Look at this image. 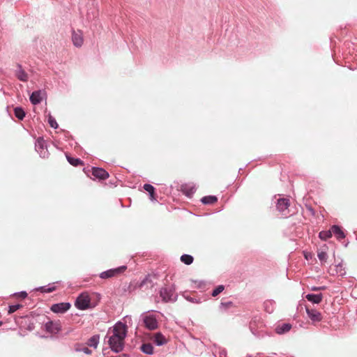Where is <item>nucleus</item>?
Listing matches in <instances>:
<instances>
[{"mask_svg": "<svg viewBox=\"0 0 357 357\" xmlns=\"http://www.w3.org/2000/svg\"><path fill=\"white\" fill-rule=\"evenodd\" d=\"M42 100L41 91H33L30 96V101L33 105L40 103Z\"/></svg>", "mask_w": 357, "mask_h": 357, "instance_id": "f8f14e48", "label": "nucleus"}, {"mask_svg": "<svg viewBox=\"0 0 357 357\" xmlns=\"http://www.w3.org/2000/svg\"><path fill=\"white\" fill-rule=\"evenodd\" d=\"M152 340L158 346H161L167 343L166 338L161 333H157L154 334Z\"/></svg>", "mask_w": 357, "mask_h": 357, "instance_id": "9d476101", "label": "nucleus"}, {"mask_svg": "<svg viewBox=\"0 0 357 357\" xmlns=\"http://www.w3.org/2000/svg\"><path fill=\"white\" fill-rule=\"evenodd\" d=\"M181 188V191L188 197L192 196V195L195 191V188L194 186H189L186 184L182 185Z\"/></svg>", "mask_w": 357, "mask_h": 357, "instance_id": "f3484780", "label": "nucleus"}, {"mask_svg": "<svg viewBox=\"0 0 357 357\" xmlns=\"http://www.w3.org/2000/svg\"><path fill=\"white\" fill-rule=\"evenodd\" d=\"M305 259H308L309 255L307 254H305Z\"/></svg>", "mask_w": 357, "mask_h": 357, "instance_id": "f704fd0d", "label": "nucleus"}, {"mask_svg": "<svg viewBox=\"0 0 357 357\" xmlns=\"http://www.w3.org/2000/svg\"><path fill=\"white\" fill-rule=\"evenodd\" d=\"M141 350L144 354L151 355L153 353V347L150 343H144L141 346Z\"/></svg>", "mask_w": 357, "mask_h": 357, "instance_id": "6ab92c4d", "label": "nucleus"}, {"mask_svg": "<svg viewBox=\"0 0 357 357\" xmlns=\"http://www.w3.org/2000/svg\"><path fill=\"white\" fill-rule=\"evenodd\" d=\"M144 189L149 193L151 199H155V188L153 185L150 184H144Z\"/></svg>", "mask_w": 357, "mask_h": 357, "instance_id": "5701e85b", "label": "nucleus"}, {"mask_svg": "<svg viewBox=\"0 0 357 357\" xmlns=\"http://www.w3.org/2000/svg\"><path fill=\"white\" fill-rule=\"evenodd\" d=\"M126 268L127 267L126 266H122L116 268L109 269L101 273L100 277L102 279H108L113 277H116L123 273L126 270Z\"/></svg>", "mask_w": 357, "mask_h": 357, "instance_id": "7ed1b4c3", "label": "nucleus"}, {"mask_svg": "<svg viewBox=\"0 0 357 357\" xmlns=\"http://www.w3.org/2000/svg\"><path fill=\"white\" fill-rule=\"evenodd\" d=\"M72 40L75 46L81 47L84 42L82 33L80 31H73Z\"/></svg>", "mask_w": 357, "mask_h": 357, "instance_id": "0eeeda50", "label": "nucleus"}, {"mask_svg": "<svg viewBox=\"0 0 357 357\" xmlns=\"http://www.w3.org/2000/svg\"><path fill=\"white\" fill-rule=\"evenodd\" d=\"M143 322L146 328L151 331L155 330L158 327L156 318L153 315H145L143 317Z\"/></svg>", "mask_w": 357, "mask_h": 357, "instance_id": "20e7f679", "label": "nucleus"}, {"mask_svg": "<svg viewBox=\"0 0 357 357\" xmlns=\"http://www.w3.org/2000/svg\"><path fill=\"white\" fill-rule=\"evenodd\" d=\"M84 351L86 354H91V351L88 348H85Z\"/></svg>", "mask_w": 357, "mask_h": 357, "instance_id": "72a5a7b5", "label": "nucleus"}, {"mask_svg": "<svg viewBox=\"0 0 357 357\" xmlns=\"http://www.w3.org/2000/svg\"><path fill=\"white\" fill-rule=\"evenodd\" d=\"M54 289V288H53V289H49L47 291H48V292H51V291H52Z\"/></svg>", "mask_w": 357, "mask_h": 357, "instance_id": "c9c22d12", "label": "nucleus"}, {"mask_svg": "<svg viewBox=\"0 0 357 357\" xmlns=\"http://www.w3.org/2000/svg\"><path fill=\"white\" fill-rule=\"evenodd\" d=\"M331 230H332V234H334L337 237V238L342 239L345 237L343 231L341 229V228L339 226L333 225L331 227Z\"/></svg>", "mask_w": 357, "mask_h": 357, "instance_id": "2eb2a0df", "label": "nucleus"}, {"mask_svg": "<svg viewBox=\"0 0 357 357\" xmlns=\"http://www.w3.org/2000/svg\"><path fill=\"white\" fill-rule=\"evenodd\" d=\"M233 306H234V303L231 301H228V302H222L220 303V307L222 310H225L232 307Z\"/></svg>", "mask_w": 357, "mask_h": 357, "instance_id": "c85d7f7f", "label": "nucleus"}, {"mask_svg": "<svg viewBox=\"0 0 357 357\" xmlns=\"http://www.w3.org/2000/svg\"><path fill=\"white\" fill-rule=\"evenodd\" d=\"M127 334V326L122 322L116 323L112 329V335L109 337L108 343L111 349L119 353L123 349L124 340Z\"/></svg>", "mask_w": 357, "mask_h": 357, "instance_id": "f257e3e1", "label": "nucleus"}, {"mask_svg": "<svg viewBox=\"0 0 357 357\" xmlns=\"http://www.w3.org/2000/svg\"><path fill=\"white\" fill-rule=\"evenodd\" d=\"M153 287V282L152 280H151L150 277L148 276V277H146L142 281V282L140 283V285H139V287L140 288H144L145 287V289H149V288H152Z\"/></svg>", "mask_w": 357, "mask_h": 357, "instance_id": "a211bd4d", "label": "nucleus"}, {"mask_svg": "<svg viewBox=\"0 0 357 357\" xmlns=\"http://www.w3.org/2000/svg\"><path fill=\"white\" fill-rule=\"evenodd\" d=\"M289 206V201L287 199L282 198L278 200L277 208L280 211H284Z\"/></svg>", "mask_w": 357, "mask_h": 357, "instance_id": "9b49d317", "label": "nucleus"}, {"mask_svg": "<svg viewBox=\"0 0 357 357\" xmlns=\"http://www.w3.org/2000/svg\"><path fill=\"white\" fill-rule=\"evenodd\" d=\"M19 69L16 71L17 77L22 82H26L28 80V75L23 70L20 66H18Z\"/></svg>", "mask_w": 357, "mask_h": 357, "instance_id": "dca6fc26", "label": "nucleus"}, {"mask_svg": "<svg viewBox=\"0 0 357 357\" xmlns=\"http://www.w3.org/2000/svg\"><path fill=\"white\" fill-rule=\"evenodd\" d=\"M91 298L87 293L81 294L75 301V306L79 310H86L90 307Z\"/></svg>", "mask_w": 357, "mask_h": 357, "instance_id": "f03ea898", "label": "nucleus"}, {"mask_svg": "<svg viewBox=\"0 0 357 357\" xmlns=\"http://www.w3.org/2000/svg\"><path fill=\"white\" fill-rule=\"evenodd\" d=\"M332 230L331 229L328 231H322L319 233V238L322 240H327L328 238H331L332 236Z\"/></svg>", "mask_w": 357, "mask_h": 357, "instance_id": "a878e982", "label": "nucleus"}, {"mask_svg": "<svg viewBox=\"0 0 357 357\" xmlns=\"http://www.w3.org/2000/svg\"><path fill=\"white\" fill-rule=\"evenodd\" d=\"M92 174L95 177L102 180H105L109 177V174L104 169L99 167H93Z\"/></svg>", "mask_w": 357, "mask_h": 357, "instance_id": "6e6552de", "label": "nucleus"}, {"mask_svg": "<svg viewBox=\"0 0 357 357\" xmlns=\"http://www.w3.org/2000/svg\"><path fill=\"white\" fill-rule=\"evenodd\" d=\"M70 307L69 303H59L51 306V310L54 313H64Z\"/></svg>", "mask_w": 357, "mask_h": 357, "instance_id": "423d86ee", "label": "nucleus"}, {"mask_svg": "<svg viewBox=\"0 0 357 357\" xmlns=\"http://www.w3.org/2000/svg\"><path fill=\"white\" fill-rule=\"evenodd\" d=\"M327 248L324 246V249L319 250L317 252L318 258L321 261H326L327 259V252H326Z\"/></svg>", "mask_w": 357, "mask_h": 357, "instance_id": "4be33fe9", "label": "nucleus"}, {"mask_svg": "<svg viewBox=\"0 0 357 357\" xmlns=\"http://www.w3.org/2000/svg\"><path fill=\"white\" fill-rule=\"evenodd\" d=\"M160 294L162 300L165 302L170 301L173 295L172 291L168 290L167 288H162L160 291Z\"/></svg>", "mask_w": 357, "mask_h": 357, "instance_id": "4468645a", "label": "nucleus"}, {"mask_svg": "<svg viewBox=\"0 0 357 357\" xmlns=\"http://www.w3.org/2000/svg\"><path fill=\"white\" fill-rule=\"evenodd\" d=\"M17 296H20V297H21L22 298H26L27 296V294L25 291H22L20 294H18Z\"/></svg>", "mask_w": 357, "mask_h": 357, "instance_id": "473e14b6", "label": "nucleus"}, {"mask_svg": "<svg viewBox=\"0 0 357 357\" xmlns=\"http://www.w3.org/2000/svg\"><path fill=\"white\" fill-rule=\"evenodd\" d=\"M181 261L187 265H190L193 262V257L189 255H183L181 257Z\"/></svg>", "mask_w": 357, "mask_h": 357, "instance_id": "bb28decb", "label": "nucleus"}, {"mask_svg": "<svg viewBox=\"0 0 357 357\" xmlns=\"http://www.w3.org/2000/svg\"><path fill=\"white\" fill-rule=\"evenodd\" d=\"M15 116L20 120H22L25 116V112L21 107H16L14 109Z\"/></svg>", "mask_w": 357, "mask_h": 357, "instance_id": "393cba45", "label": "nucleus"}, {"mask_svg": "<svg viewBox=\"0 0 357 357\" xmlns=\"http://www.w3.org/2000/svg\"><path fill=\"white\" fill-rule=\"evenodd\" d=\"M22 307V305L20 304L10 305L9 306L8 313L12 314L17 311V310H19L20 308H21Z\"/></svg>", "mask_w": 357, "mask_h": 357, "instance_id": "7c9ffc66", "label": "nucleus"}, {"mask_svg": "<svg viewBox=\"0 0 357 357\" xmlns=\"http://www.w3.org/2000/svg\"><path fill=\"white\" fill-rule=\"evenodd\" d=\"M305 298L307 299V301L312 302V303L318 304L322 301L323 296L321 294H307L306 295Z\"/></svg>", "mask_w": 357, "mask_h": 357, "instance_id": "ddd939ff", "label": "nucleus"}, {"mask_svg": "<svg viewBox=\"0 0 357 357\" xmlns=\"http://www.w3.org/2000/svg\"><path fill=\"white\" fill-rule=\"evenodd\" d=\"M217 201L218 198L213 195L206 196L202 199V202L204 204H213Z\"/></svg>", "mask_w": 357, "mask_h": 357, "instance_id": "412c9836", "label": "nucleus"}, {"mask_svg": "<svg viewBox=\"0 0 357 357\" xmlns=\"http://www.w3.org/2000/svg\"><path fill=\"white\" fill-rule=\"evenodd\" d=\"M99 337L97 335L91 337L89 340L88 345L96 348L98 344Z\"/></svg>", "mask_w": 357, "mask_h": 357, "instance_id": "cd10ccee", "label": "nucleus"}, {"mask_svg": "<svg viewBox=\"0 0 357 357\" xmlns=\"http://www.w3.org/2000/svg\"><path fill=\"white\" fill-rule=\"evenodd\" d=\"M48 122L52 128H56L58 127L56 120L51 116L49 117Z\"/></svg>", "mask_w": 357, "mask_h": 357, "instance_id": "2f4dec72", "label": "nucleus"}, {"mask_svg": "<svg viewBox=\"0 0 357 357\" xmlns=\"http://www.w3.org/2000/svg\"><path fill=\"white\" fill-rule=\"evenodd\" d=\"M306 312L308 317L313 321H320L322 319L321 314L314 309H310L306 307Z\"/></svg>", "mask_w": 357, "mask_h": 357, "instance_id": "1a4fd4ad", "label": "nucleus"}, {"mask_svg": "<svg viewBox=\"0 0 357 357\" xmlns=\"http://www.w3.org/2000/svg\"><path fill=\"white\" fill-rule=\"evenodd\" d=\"M225 289V287L223 285L218 286L212 292L211 295L213 297L217 296L219 294H220Z\"/></svg>", "mask_w": 357, "mask_h": 357, "instance_id": "c756f323", "label": "nucleus"}, {"mask_svg": "<svg viewBox=\"0 0 357 357\" xmlns=\"http://www.w3.org/2000/svg\"><path fill=\"white\" fill-rule=\"evenodd\" d=\"M45 331L51 334H56L61 330L59 321H48L44 325Z\"/></svg>", "mask_w": 357, "mask_h": 357, "instance_id": "39448f33", "label": "nucleus"}, {"mask_svg": "<svg viewBox=\"0 0 357 357\" xmlns=\"http://www.w3.org/2000/svg\"><path fill=\"white\" fill-rule=\"evenodd\" d=\"M66 157L69 163L75 167L82 165V161L79 158H75L69 155H67Z\"/></svg>", "mask_w": 357, "mask_h": 357, "instance_id": "b1692460", "label": "nucleus"}, {"mask_svg": "<svg viewBox=\"0 0 357 357\" xmlns=\"http://www.w3.org/2000/svg\"><path fill=\"white\" fill-rule=\"evenodd\" d=\"M3 324V322L2 321H0V326H1Z\"/></svg>", "mask_w": 357, "mask_h": 357, "instance_id": "e433bc0d", "label": "nucleus"}, {"mask_svg": "<svg viewBox=\"0 0 357 357\" xmlns=\"http://www.w3.org/2000/svg\"><path fill=\"white\" fill-rule=\"evenodd\" d=\"M291 328V324H283L282 326H278L275 331L278 334H282L288 332Z\"/></svg>", "mask_w": 357, "mask_h": 357, "instance_id": "aec40b11", "label": "nucleus"}]
</instances>
